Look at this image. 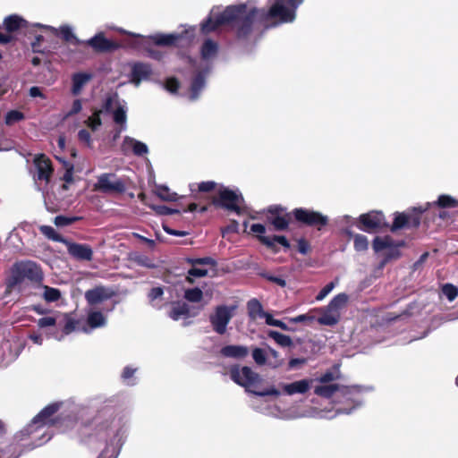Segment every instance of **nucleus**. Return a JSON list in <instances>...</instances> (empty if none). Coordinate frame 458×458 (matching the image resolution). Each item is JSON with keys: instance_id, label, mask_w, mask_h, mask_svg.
Masks as SVG:
<instances>
[{"instance_id": "61", "label": "nucleus", "mask_w": 458, "mask_h": 458, "mask_svg": "<svg viewBox=\"0 0 458 458\" xmlns=\"http://www.w3.org/2000/svg\"><path fill=\"white\" fill-rule=\"evenodd\" d=\"M190 262H191V264L192 266H197V265H213L214 264V260L211 258H208V257L201 258V259H191Z\"/></svg>"}, {"instance_id": "29", "label": "nucleus", "mask_w": 458, "mask_h": 458, "mask_svg": "<svg viewBox=\"0 0 458 458\" xmlns=\"http://www.w3.org/2000/svg\"><path fill=\"white\" fill-rule=\"evenodd\" d=\"M189 313H190V308H189V305L186 304V303H176L174 304L170 312H169V317L173 319V320H179L181 318H186L189 317Z\"/></svg>"}, {"instance_id": "21", "label": "nucleus", "mask_w": 458, "mask_h": 458, "mask_svg": "<svg viewBox=\"0 0 458 458\" xmlns=\"http://www.w3.org/2000/svg\"><path fill=\"white\" fill-rule=\"evenodd\" d=\"M84 43L90 46L98 52H106L114 47V43L112 40L107 39L104 33H98Z\"/></svg>"}, {"instance_id": "15", "label": "nucleus", "mask_w": 458, "mask_h": 458, "mask_svg": "<svg viewBox=\"0 0 458 458\" xmlns=\"http://www.w3.org/2000/svg\"><path fill=\"white\" fill-rule=\"evenodd\" d=\"M34 165L37 169V179L48 182L53 174L51 161L44 154L35 157Z\"/></svg>"}, {"instance_id": "50", "label": "nucleus", "mask_w": 458, "mask_h": 458, "mask_svg": "<svg viewBox=\"0 0 458 458\" xmlns=\"http://www.w3.org/2000/svg\"><path fill=\"white\" fill-rule=\"evenodd\" d=\"M315 320H316L315 316H313L310 313L301 314V315L296 316L294 318H289V321L291 323H294V324L303 323V322H313Z\"/></svg>"}, {"instance_id": "13", "label": "nucleus", "mask_w": 458, "mask_h": 458, "mask_svg": "<svg viewBox=\"0 0 458 458\" xmlns=\"http://www.w3.org/2000/svg\"><path fill=\"white\" fill-rule=\"evenodd\" d=\"M34 26L41 28L45 30H49L56 36L60 35L62 38L66 42H71L74 45H81L84 43V41L79 39L76 37V35L73 33L72 28L70 25H62L59 29L40 23H37Z\"/></svg>"}, {"instance_id": "2", "label": "nucleus", "mask_w": 458, "mask_h": 458, "mask_svg": "<svg viewBox=\"0 0 458 458\" xmlns=\"http://www.w3.org/2000/svg\"><path fill=\"white\" fill-rule=\"evenodd\" d=\"M230 377L237 385L243 386L247 392L258 396L275 395L278 396L280 392L274 386L263 391L256 390L258 385L261 382L260 376L251 368L247 366H233L230 369Z\"/></svg>"}, {"instance_id": "19", "label": "nucleus", "mask_w": 458, "mask_h": 458, "mask_svg": "<svg viewBox=\"0 0 458 458\" xmlns=\"http://www.w3.org/2000/svg\"><path fill=\"white\" fill-rule=\"evenodd\" d=\"M312 379H301L290 384H282L283 391L288 395L305 394L311 387Z\"/></svg>"}, {"instance_id": "14", "label": "nucleus", "mask_w": 458, "mask_h": 458, "mask_svg": "<svg viewBox=\"0 0 458 458\" xmlns=\"http://www.w3.org/2000/svg\"><path fill=\"white\" fill-rule=\"evenodd\" d=\"M67 247L68 253L74 259L78 260H85L89 261L92 259L93 251L92 249L87 244H81L71 242L66 240L64 242Z\"/></svg>"}, {"instance_id": "5", "label": "nucleus", "mask_w": 458, "mask_h": 458, "mask_svg": "<svg viewBox=\"0 0 458 458\" xmlns=\"http://www.w3.org/2000/svg\"><path fill=\"white\" fill-rule=\"evenodd\" d=\"M359 392L358 386H345L338 384L318 386L314 389V393L318 396L330 398L335 395L351 402H356L355 395Z\"/></svg>"}, {"instance_id": "12", "label": "nucleus", "mask_w": 458, "mask_h": 458, "mask_svg": "<svg viewBox=\"0 0 458 458\" xmlns=\"http://www.w3.org/2000/svg\"><path fill=\"white\" fill-rule=\"evenodd\" d=\"M403 245V242L396 243L390 236L376 237L373 241V250L376 252H380L384 250H388L387 259L398 257V247Z\"/></svg>"}, {"instance_id": "32", "label": "nucleus", "mask_w": 458, "mask_h": 458, "mask_svg": "<svg viewBox=\"0 0 458 458\" xmlns=\"http://www.w3.org/2000/svg\"><path fill=\"white\" fill-rule=\"evenodd\" d=\"M259 241L270 249H274L276 246V243H279L282 246H284V248L290 247V243H289L288 240L284 236H282V235H275L273 237L259 236Z\"/></svg>"}, {"instance_id": "42", "label": "nucleus", "mask_w": 458, "mask_h": 458, "mask_svg": "<svg viewBox=\"0 0 458 458\" xmlns=\"http://www.w3.org/2000/svg\"><path fill=\"white\" fill-rule=\"evenodd\" d=\"M184 298L191 302H199L203 298V293L198 287L187 289L184 292Z\"/></svg>"}, {"instance_id": "59", "label": "nucleus", "mask_w": 458, "mask_h": 458, "mask_svg": "<svg viewBox=\"0 0 458 458\" xmlns=\"http://www.w3.org/2000/svg\"><path fill=\"white\" fill-rule=\"evenodd\" d=\"M131 182H123L122 180H116V193L125 192L131 187Z\"/></svg>"}, {"instance_id": "49", "label": "nucleus", "mask_w": 458, "mask_h": 458, "mask_svg": "<svg viewBox=\"0 0 458 458\" xmlns=\"http://www.w3.org/2000/svg\"><path fill=\"white\" fill-rule=\"evenodd\" d=\"M207 269L199 268L196 266H192V267L188 271V276L186 279L188 282L193 283L192 277H203L207 276Z\"/></svg>"}, {"instance_id": "38", "label": "nucleus", "mask_w": 458, "mask_h": 458, "mask_svg": "<svg viewBox=\"0 0 458 458\" xmlns=\"http://www.w3.org/2000/svg\"><path fill=\"white\" fill-rule=\"evenodd\" d=\"M42 297L47 302H54L61 298V292L57 288L43 285Z\"/></svg>"}, {"instance_id": "45", "label": "nucleus", "mask_w": 458, "mask_h": 458, "mask_svg": "<svg viewBox=\"0 0 458 458\" xmlns=\"http://www.w3.org/2000/svg\"><path fill=\"white\" fill-rule=\"evenodd\" d=\"M338 282L339 280L336 278L335 281H332L324 286L316 296V301H323L335 289V287L338 284Z\"/></svg>"}, {"instance_id": "62", "label": "nucleus", "mask_w": 458, "mask_h": 458, "mask_svg": "<svg viewBox=\"0 0 458 458\" xmlns=\"http://www.w3.org/2000/svg\"><path fill=\"white\" fill-rule=\"evenodd\" d=\"M250 231L258 234V237L259 238V236H265L264 233L266 232V227L261 224H253L250 226Z\"/></svg>"}, {"instance_id": "24", "label": "nucleus", "mask_w": 458, "mask_h": 458, "mask_svg": "<svg viewBox=\"0 0 458 458\" xmlns=\"http://www.w3.org/2000/svg\"><path fill=\"white\" fill-rule=\"evenodd\" d=\"M127 111L126 103L116 99V135L126 129Z\"/></svg>"}, {"instance_id": "54", "label": "nucleus", "mask_w": 458, "mask_h": 458, "mask_svg": "<svg viewBox=\"0 0 458 458\" xmlns=\"http://www.w3.org/2000/svg\"><path fill=\"white\" fill-rule=\"evenodd\" d=\"M165 89L170 93H175L179 89V82L174 78H170L165 84Z\"/></svg>"}, {"instance_id": "41", "label": "nucleus", "mask_w": 458, "mask_h": 458, "mask_svg": "<svg viewBox=\"0 0 458 458\" xmlns=\"http://www.w3.org/2000/svg\"><path fill=\"white\" fill-rule=\"evenodd\" d=\"M267 352L272 357V359H268L267 366L272 369H276L284 363V360L280 358L279 352L275 349L267 346Z\"/></svg>"}, {"instance_id": "46", "label": "nucleus", "mask_w": 458, "mask_h": 458, "mask_svg": "<svg viewBox=\"0 0 458 458\" xmlns=\"http://www.w3.org/2000/svg\"><path fill=\"white\" fill-rule=\"evenodd\" d=\"M442 293L449 301H453L458 295V289L451 284H445L442 287Z\"/></svg>"}, {"instance_id": "60", "label": "nucleus", "mask_w": 458, "mask_h": 458, "mask_svg": "<svg viewBox=\"0 0 458 458\" xmlns=\"http://www.w3.org/2000/svg\"><path fill=\"white\" fill-rule=\"evenodd\" d=\"M82 109V103L81 99H75L72 105V108L68 113V115H74L80 113Z\"/></svg>"}, {"instance_id": "35", "label": "nucleus", "mask_w": 458, "mask_h": 458, "mask_svg": "<svg viewBox=\"0 0 458 458\" xmlns=\"http://www.w3.org/2000/svg\"><path fill=\"white\" fill-rule=\"evenodd\" d=\"M267 335L282 347H290L293 345V340L289 335L274 330L268 331Z\"/></svg>"}, {"instance_id": "26", "label": "nucleus", "mask_w": 458, "mask_h": 458, "mask_svg": "<svg viewBox=\"0 0 458 458\" xmlns=\"http://www.w3.org/2000/svg\"><path fill=\"white\" fill-rule=\"evenodd\" d=\"M221 353L225 357L241 359L249 353V349L243 345H226L221 349Z\"/></svg>"}, {"instance_id": "28", "label": "nucleus", "mask_w": 458, "mask_h": 458, "mask_svg": "<svg viewBox=\"0 0 458 458\" xmlns=\"http://www.w3.org/2000/svg\"><path fill=\"white\" fill-rule=\"evenodd\" d=\"M4 25L6 30L10 33L21 28L26 27L27 21L23 20L21 17L13 14L4 19Z\"/></svg>"}, {"instance_id": "53", "label": "nucleus", "mask_w": 458, "mask_h": 458, "mask_svg": "<svg viewBox=\"0 0 458 458\" xmlns=\"http://www.w3.org/2000/svg\"><path fill=\"white\" fill-rule=\"evenodd\" d=\"M56 323V319L53 317H44L38 320V326L41 328L53 327Z\"/></svg>"}, {"instance_id": "17", "label": "nucleus", "mask_w": 458, "mask_h": 458, "mask_svg": "<svg viewBox=\"0 0 458 458\" xmlns=\"http://www.w3.org/2000/svg\"><path fill=\"white\" fill-rule=\"evenodd\" d=\"M113 295L112 290L104 286H98L94 289L88 290L85 293V299L89 305H98Z\"/></svg>"}, {"instance_id": "8", "label": "nucleus", "mask_w": 458, "mask_h": 458, "mask_svg": "<svg viewBox=\"0 0 458 458\" xmlns=\"http://www.w3.org/2000/svg\"><path fill=\"white\" fill-rule=\"evenodd\" d=\"M242 202L243 198L239 190H231L225 187L219 190L217 204L221 207L228 210L240 213Z\"/></svg>"}, {"instance_id": "27", "label": "nucleus", "mask_w": 458, "mask_h": 458, "mask_svg": "<svg viewBox=\"0 0 458 458\" xmlns=\"http://www.w3.org/2000/svg\"><path fill=\"white\" fill-rule=\"evenodd\" d=\"M182 38V36L177 33L157 34L151 38L157 46L176 45Z\"/></svg>"}, {"instance_id": "39", "label": "nucleus", "mask_w": 458, "mask_h": 458, "mask_svg": "<svg viewBox=\"0 0 458 458\" xmlns=\"http://www.w3.org/2000/svg\"><path fill=\"white\" fill-rule=\"evenodd\" d=\"M136 371L137 368H132L131 366L125 367L121 375L123 382L127 386H134L137 383V379L134 376Z\"/></svg>"}, {"instance_id": "23", "label": "nucleus", "mask_w": 458, "mask_h": 458, "mask_svg": "<svg viewBox=\"0 0 458 458\" xmlns=\"http://www.w3.org/2000/svg\"><path fill=\"white\" fill-rule=\"evenodd\" d=\"M106 323V318L100 311L90 310L88 313L87 324L89 327V329L84 327L82 329L85 333H89L92 329L102 327Z\"/></svg>"}, {"instance_id": "1", "label": "nucleus", "mask_w": 458, "mask_h": 458, "mask_svg": "<svg viewBox=\"0 0 458 458\" xmlns=\"http://www.w3.org/2000/svg\"><path fill=\"white\" fill-rule=\"evenodd\" d=\"M303 1L268 0L267 10L251 8L248 11L245 4L227 6L223 12L214 7L201 24V31L207 34L220 26H227L236 31L238 38H244L259 26L267 28L270 21H276V24L293 21L296 10Z\"/></svg>"}, {"instance_id": "3", "label": "nucleus", "mask_w": 458, "mask_h": 458, "mask_svg": "<svg viewBox=\"0 0 458 458\" xmlns=\"http://www.w3.org/2000/svg\"><path fill=\"white\" fill-rule=\"evenodd\" d=\"M43 274L40 267L31 260H21L13 264L11 269V276L7 283V291L11 292L16 285L21 284L25 279L31 282H40Z\"/></svg>"}, {"instance_id": "40", "label": "nucleus", "mask_w": 458, "mask_h": 458, "mask_svg": "<svg viewBox=\"0 0 458 458\" xmlns=\"http://www.w3.org/2000/svg\"><path fill=\"white\" fill-rule=\"evenodd\" d=\"M157 195L163 200L165 201H176L178 199V195L175 192H173L166 186H158L157 187Z\"/></svg>"}, {"instance_id": "20", "label": "nucleus", "mask_w": 458, "mask_h": 458, "mask_svg": "<svg viewBox=\"0 0 458 458\" xmlns=\"http://www.w3.org/2000/svg\"><path fill=\"white\" fill-rule=\"evenodd\" d=\"M420 225L419 215H410L407 213L397 214L391 226V231H396L406 225L418 226Z\"/></svg>"}, {"instance_id": "56", "label": "nucleus", "mask_w": 458, "mask_h": 458, "mask_svg": "<svg viewBox=\"0 0 458 458\" xmlns=\"http://www.w3.org/2000/svg\"><path fill=\"white\" fill-rule=\"evenodd\" d=\"M98 458H114V446L112 444H107Z\"/></svg>"}, {"instance_id": "34", "label": "nucleus", "mask_w": 458, "mask_h": 458, "mask_svg": "<svg viewBox=\"0 0 458 458\" xmlns=\"http://www.w3.org/2000/svg\"><path fill=\"white\" fill-rule=\"evenodd\" d=\"M164 290L161 287H154L148 293V299L152 307L160 309L163 305Z\"/></svg>"}, {"instance_id": "37", "label": "nucleus", "mask_w": 458, "mask_h": 458, "mask_svg": "<svg viewBox=\"0 0 458 458\" xmlns=\"http://www.w3.org/2000/svg\"><path fill=\"white\" fill-rule=\"evenodd\" d=\"M40 233L45 235L47 239L52 240L56 242H62L64 244L66 239L61 236L50 225H40L39 226Z\"/></svg>"}, {"instance_id": "52", "label": "nucleus", "mask_w": 458, "mask_h": 458, "mask_svg": "<svg viewBox=\"0 0 458 458\" xmlns=\"http://www.w3.org/2000/svg\"><path fill=\"white\" fill-rule=\"evenodd\" d=\"M76 218L67 217L64 216H57L55 217L54 223L57 226H66L71 225Z\"/></svg>"}, {"instance_id": "16", "label": "nucleus", "mask_w": 458, "mask_h": 458, "mask_svg": "<svg viewBox=\"0 0 458 458\" xmlns=\"http://www.w3.org/2000/svg\"><path fill=\"white\" fill-rule=\"evenodd\" d=\"M121 151L124 155L134 154L141 157L148 152V148L145 143L131 137H125L121 145Z\"/></svg>"}, {"instance_id": "64", "label": "nucleus", "mask_w": 458, "mask_h": 458, "mask_svg": "<svg viewBox=\"0 0 458 458\" xmlns=\"http://www.w3.org/2000/svg\"><path fill=\"white\" fill-rule=\"evenodd\" d=\"M76 329V322L73 319H68L64 327V333L68 335Z\"/></svg>"}, {"instance_id": "57", "label": "nucleus", "mask_w": 458, "mask_h": 458, "mask_svg": "<svg viewBox=\"0 0 458 458\" xmlns=\"http://www.w3.org/2000/svg\"><path fill=\"white\" fill-rule=\"evenodd\" d=\"M216 186V183L212 181L202 182L198 184V190L202 192L211 191Z\"/></svg>"}, {"instance_id": "36", "label": "nucleus", "mask_w": 458, "mask_h": 458, "mask_svg": "<svg viewBox=\"0 0 458 458\" xmlns=\"http://www.w3.org/2000/svg\"><path fill=\"white\" fill-rule=\"evenodd\" d=\"M349 236L353 237L354 249L357 251H365L369 248L368 238L363 234H353L351 231H346Z\"/></svg>"}, {"instance_id": "7", "label": "nucleus", "mask_w": 458, "mask_h": 458, "mask_svg": "<svg viewBox=\"0 0 458 458\" xmlns=\"http://www.w3.org/2000/svg\"><path fill=\"white\" fill-rule=\"evenodd\" d=\"M234 310L235 307L226 305H219L215 309L214 313L209 316V322L216 333L224 335L226 332Z\"/></svg>"}, {"instance_id": "6", "label": "nucleus", "mask_w": 458, "mask_h": 458, "mask_svg": "<svg viewBox=\"0 0 458 458\" xmlns=\"http://www.w3.org/2000/svg\"><path fill=\"white\" fill-rule=\"evenodd\" d=\"M110 118L114 121V97L108 96L102 106L96 110L91 116L86 121V125L91 129V131H97L100 125Z\"/></svg>"}, {"instance_id": "11", "label": "nucleus", "mask_w": 458, "mask_h": 458, "mask_svg": "<svg viewBox=\"0 0 458 458\" xmlns=\"http://www.w3.org/2000/svg\"><path fill=\"white\" fill-rule=\"evenodd\" d=\"M360 230L370 233L385 225V216L382 212L371 211L360 216Z\"/></svg>"}, {"instance_id": "25", "label": "nucleus", "mask_w": 458, "mask_h": 458, "mask_svg": "<svg viewBox=\"0 0 458 458\" xmlns=\"http://www.w3.org/2000/svg\"><path fill=\"white\" fill-rule=\"evenodd\" d=\"M97 191L109 193L114 191V175L112 174H103L98 177L95 185Z\"/></svg>"}, {"instance_id": "31", "label": "nucleus", "mask_w": 458, "mask_h": 458, "mask_svg": "<svg viewBox=\"0 0 458 458\" xmlns=\"http://www.w3.org/2000/svg\"><path fill=\"white\" fill-rule=\"evenodd\" d=\"M204 87H205L204 75L201 72H199V74L196 75V77L192 81V83L191 86L190 99L196 100L199 98V93L204 89Z\"/></svg>"}, {"instance_id": "18", "label": "nucleus", "mask_w": 458, "mask_h": 458, "mask_svg": "<svg viewBox=\"0 0 458 458\" xmlns=\"http://www.w3.org/2000/svg\"><path fill=\"white\" fill-rule=\"evenodd\" d=\"M131 81L139 85L140 81H147L152 74V69L149 64L144 63H135L131 66Z\"/></svg>"}, {"instance_id": "9", "label": "nucleus", "mask_w": 458, "mask_h": 458, "mask_svg": "<svg viewBox=\"0 0 458 458\" xmlns=\"http://www.w3.org/2000/svg\"><path fill=\"white\" fill-rule=\"evenodd\" d=\"M59 409V403H52L45 407L37 416L34 417L31 423L24 429L26 435H30L34 431L41 428L43 426L52 424L51 416Z\"/></svg>"}, {"instance_id": "10", "label": "nucleus", "mask_w": 458, "mask_h": 458, "mask_svg": "<svg viewBox=\"0 0 458 458\" xmlns=\"http://www.w3.org/2000/svg\"><path fill=\"white\" fill-rule=\"evenodd\" d=\"M293 213L297 221L308 225H325L327 223V217L317 211L295 208Z\"/></svg>"}, {"instance_id": "33", "label": "nucleus", "mask_w": 458, "mask_h": 458, "mask_svg": "<svg viewBox=\"0 0 458 458\" xmlns=\"http://www.w3.org/2000/svg\"><path fill=\"white\" fill-rule=\"evenodd\" d=\"M247 308L249 316L252 319H256L258 318H263L267 314V312L263 310L261 303L256 299H251L250 301H249Z\"/></svg>"}, {"instance_id": "55", "label": "nucleus", "mask_w": 458, "mask_h": 458, "mask_svg": "<svg viewBox=\"0 0 458 458\" xmlns=\"http://www.w3.org/2000/svg\"><path fill=\"white\" fill-rule=\"evenodd\" d=\"M262 276L267 279L270 282L276 283V284L280 285L281 287H284L286 285V282L284 278L275 276L269 274H262Z\"/></svg>"}, {"instance_id": "22", "label": "nucleus", "mask_w": 458, "mask_h": 458, "mask_svg": "<svg viewBox=\"0 0 458 458\" xmlns=\"http://www.w3.org/2000/svg\"><path fill=\"white\" fill-rule=\"evenodd\" d=\"M92 75L87 72H76L72 76L71 92L73 96H79L83 88L90 81Z\"/></svg>"}, {"instance_id": "51", "label": "nucleus", "mask_w": 458, "mask_h": 458, "mask_svg": "<svg viewBox=\"0 0 458 458\" xmlns=\"http://www.w3.org/2000/svg\"><path fill=\"white\" fill-rule=\"evenodd\" d=\"M79 140L85 144L87 147H91V135L86 129H81L78 132Z\"/></svg>"}, {"instance_id": "58", "label": "nucleus", "mask_w": 458, "mask_h": 458, "mask_svg": "<svg viewBox=\"0 0 458 458\" xmlns=\"http://www.w3.org/2000/svg\"><path fill=\"white\" fill-rule=\"evenodd\" d=\"M44 38L42 35H37L35 39L31 42V48L34 53H42V49L40 48V43L43 41Z\"/></svg>"}, {"instance_id": "48", "label": "nucleus", "mask_w": 458, "mask_h": 458, "mask_svg": "<svg viewBox=\"0 0 458 458\" xmlns=\"http://www.w3.org/2000/svg\"><path fill=\"white\" fill-rule=\"evenodd\" d=\"M437 205L440 208L455 207L457 206V201L448 195H441L437 201Z\"/></svg>"}, {"instance_id": "63", "label": "nucleus", "mask_w": 458, "mask_h": 458, "mask_svg": "<svg viewBox=\"0 0 458 458\" xmlns=\"http://www.w3.org/2000/svg\"><path fill=\"white\" fill-rule=\"evenodd\" d=\"M163 229L164 231L170 234V235H173V236H178V237H182V236H185L187 235V232L185 231H179V230H174V229H172L170 227H168L167 225H163Z\"/></svg>"}, {"instance_id": "4", "label": "nucleus", "mask_w": 458, "mask_h": 458, "mask_svg": "<svg viewBox=\"0 0 458 458\" xmlns=\"http://www.w3.org/2000/svg\"><path fill=\"white\" fill-rule=\"evenodd\" d=\"M349 301V296L345 293L336 294L330 302L315 310L321 314L317 321L323 326L332 327L336 325L341 318V312L346 307Z\"/></svg>"}, {"instance_id": "47", "label": "nucleus", "mask_w": 458, "mask_h": 458, "mask_svg": "<svg viewBox=\"0 0 458 458\" xmlns=\"http://www.w3.org/2000/svg\"><path fill=\"white\" fill-rule=\"evenodd\" d=\"M24 119V114L18 110H12L8 112L5 115V123L7 125H12L19 121Z\"/></svg>"}, {"instance_id": "44", "label": "nucleus", "mask_w": 458, "mask_h": 458, "mask_svg": "<svg viewBox=\"0 0 458 458\" xmlns=\"http://www.w3.org/2000/svg\"><path fill=\"white\" fill-rule=\"evenodd\" d=\"M276 230L282 231L288 227L289 221L284 216H276L269 218Z\"/></svg>"}, {"instance_id": "30", "label": "nucleus", "mask_w": 458, "mask_h": 458, "mask_svg": "<svg viewBox=\"0 0 458 458\" xmlns=\"http://www.w3.org/2000/svg\"><path fill=\"white\" fill-rule=\"evenodd\" d=\"M217 44L211 39H207L201 47V58L205 61L213 59L217 53Z\"/></svg>"}, {"instance_id": "43", "label": "nucleus", "mask_w": 458, "mask_h": 458, "mask_svg": "<svg viewBox=\"0 0 458 458\" xmlns=\"http://www.w3.org/2000/svg\"><path fill=\"white\" fill-rule=\"evenodd\" d=\"M252 358L256 364L259 366L267 364L268 360L267 359V352L262 348H254L252 350Z\"/></svg>"}]
</instances>
